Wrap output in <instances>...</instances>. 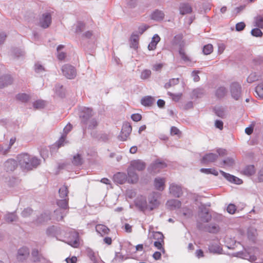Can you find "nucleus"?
Listing matches in <instances>:
<instances>
[{"label":"nucleus","instance_id":"obj_1","mask_svg":"<svg viewBox=\"0 0 263 263\" xmlns=\"http://www.w3.org/2000/svg\"><path fill=\"white\" fill-rule=\"evenodd\" d=\"M17 158L21 167L24 170H31L40 164V160L37 158L27 153L20 154Z\"/></svg>","mask_w":263,"mask_h":263},{"label":"nucleus","instance_id":"obj_2","mask_svg":"<svg viewBox=\"0 0 263 263\" xmlns=\"http://www.w3.org/2000/svg\"><path fill=\"white\" fill-rule=\"evenodd\" d=\"M68 200L69 198H63V199L58 200L57 201V205L59 206V209L55 210L54 213L57 216H60L59 217L58 216L57 217L58 220H62L64 217L67 213V211L66 212H65V211L67 210L69 208Z\"/></svg>","mask_w":263,"mask_h":263},{"label":"nucleus","instance_id":"obj_3","mask_svg":"<svg viewBox=\"0 0 263 263\" xmlns=\"http://www.w3.org/2000/svg\"><path fill=\"white\" fill-rule=\"evenodd\" d=\"M94 114L93 109L90 107H84L80 111L79 118L82 124H86L88 120Z\"/></svg>","mask_w":263,"mask_h":263},{"label":"nucleus","instance_id":"obj_4","mask_svg":"<svg viewBox=\"0 0 263 263\" xmlns=\"http://www.w3.org/2000/svg\"><path fill=\"white\" fill-rule=\"evenodd\" d=\"M62 70L63 74L69 79H73L76 76V70L74 67L71 65L63 66Z\"/></svg>","mask_w":263,"mask_h":263},{"label":"nucleus","instance_id":"obj_5","mask_svg":"<svg viewBox=\"0 0 263 263\" xmlns=\"http://www.w3.org/2000/svg\"><path fill=\"white\" fill-rule=\"evenodd\" d=\"M132 128L129 123L124 124L122 128L119 139L123 141H126L129 136Z\"/></svg>","mask_w":263,"mask_h":263},{"label":"nucleus","instance_id":"obj_6","mask_svg":"<svg viewBox=\"0 0 263 263\" xmlns=\"http://www.w3.org/2000/svg\"><path fill=\"white\" fill-rule=\"evenodd\" d=\"M145 166L146 164L145 162L141 160L138 159L132 161L128 168L134 171L137 170L138 171H141L145 169Z\"/></svg>","mask_w":263,"mask_h":263},{"label":"nucleus","instance_id":"obj_7","mask_svg":"<svg viewBox=\"0 0 263 263\" xmlns=\"http://www.w3.org/2000/svg\"><path fill=\"white\" fill-rule=\"evenodd\" d=\"M17 163L13 159H9L4 163V170L8 173L14 171L17 167Z\"/></svg>","mask_w":263,"mask_h":263},{"label":"nucleus","instance_id":"obj_8","mask_svg":"<svg viewBox=\"0 0 263 263\" xmlns=\"http://www.w3.org/2000/svg\"><path fill=\"white\" fill-rule=\"evenodd\" d=\"M241 87L237 83H233L231 86V91L232 97L236 100H237L240 95Z\"/></svg>","mask_w":263,"mask_h":263},{"label":"nucleus","instance_id":"obj_9","mask_svg":"<svg viewBox=\"0 0 263 263\" xmlns=\"http://www.w3.org/2000/svg\"><path fill=\"white\" fill-rule=\"evenodd\" d=\"M51 23V16L50 14H44L40 21V25L44 28H48Z\"/></svg>","mask_w":263,"mask_h":263},{"label":"nucleus","instance_id":"obj_10","mask_svg":"<svg viewBox=\"0 0 263 263\" xmlns=\"http://www.w3.org/2000/svg\"><path fill=\"white\" fill-rule=\"evenodd\" d=\"M29 251L27 248L23 247L20 248L17 253V259L19 261H23L28 257Z\"/></svg>","mask_w":263,"mask_h":263},{"label":"nucleus","instance_id":"obj_11","mask_svg":"<svg viewBox=\"0 0 263 263\" xmlns=\"http://www.w3.org/2000/svg\"><path fill=\"white\" fill-rule=\"evenodd\" d=\"M220 173L230 182H233L237 184H240L242 182V181L240 179L228 173H226L222 171H220Z\"/></svg>","mask_w":263,"mask_h":263},{"label":"nucleus","instance_id":"obj_12","mask_svg":"<svg viewBox=\"0 0 263 263\" xmlns=\"http://www.w3.org/2000/svg\"><path fill=\"white\" fill-rule=\"evenodd\" d=\"M127 175V179L129 183H135L138 182L139 177L137 173L135 172V171L128 168Z\"/></svg>","mask_w":263,"mask_h":263},{"label":"nucleus","instance_id":"obj_13","mask_svg":"<svg viewBox=\"0 0 263 263\" xmlns=\"http://www.w3.org/2000/svg\"><path fill=\"white\" fill-rule=\"evenodd\" d=\"M170 192L171 194L177 197H179L182 194L181 187L175 184L170 185Z\"/></svg>","mask_w":263,"mask_h":263},{"label":"nucleus","instance_id":"obj_14","mask_svg":"<svg viewBox=\"0 0 263 263\" xmlns=\"http://www.w3.org/2000/svg\"><path fill=\"white\" fill-rule=\"evenodd\" d=\"M218 158V155L213 153L206 154L201 159L202 163H208L214 162Z\"/></svg>","mask_w":263,"mask_h":263},{"label":"nucleus","instance_id":"obj_15","mask_svg":"<svg viewBox=\"0 0 263 263\" xmlns=\"http://www.w3.org/2000/svg\"><path fill=\"white\" fill-rule=\"evenodd\" d=\"M154 184L156 189L159 191H163L165 187V179L156 178L154 180Z\"/></svg>","mask_w":263,"mask_h":263},{"label":"nucleus","instance_id":"obj_16","mask_svg":"<svg viewBox=\"0 0 263 263\" xmlns=\"http://www.w3.org/2000/svg\"><path fill=\"white\" fill-rule=\"evenodd\" d=\"M13 80L10 76H5L0 78V88L7 86L12 83Z\"/></svg>","mask_w":263,"mask_h":263},{"label":"nucleus","instance_id":"obj_17","mask_svg":"<svg viewBox=\"0 0 263 263\" xmlns=\"http://www.w3.org/2000/svg\"><path fill=\"white\" fill-rule=\"evenodd\" d=\"M164 17V13L160 10H156L151 15V19L156 21H162Z\"/></svg>","mask_w":263,"mask_h":263},{"label":"nucleus","instance_id":"obj_18","mask_svg":"<svg viewBox=\"0 0 263 263\" xmlns=\"http://www.w3.org/2000/svg\"><path fill=\"white\" fill-rule=\"evenodd\" d=\"M96 230L102 236L108 234L110 231V230L106 226L101 224H97L96 226Z\"/></svg>","mask_w":263,"mask_h":263},{"label":"nucleus","instance_id":"obj_19","mask_svg":"<svg viewBox=\"0 0 263 263\" xmlns=\"http://www.w3.org/2000/svg\"><path fill=\"white\" fill-rule=\"evenodd\" d=\"M179 10L181 14L184 15L191 13L192 9L189 4L182 3L180 4Z\"/></svg>","mask_w":263,"mask_h":263},{"label":"nucleus","instance_id":"obj_20","mask_svg":"<svg viewBox=\"0 0 263 263\" xmlns=\"http://www.w3.org/2000/svg\"><path fill=\"white\" fill-rule=\"evenodd\" d=\"M113 179L115 182L121 184L125 183L126 176L124 173H118L114 176Z\"/></svg>","mask_w":263,"mask_h":263},{"label":"nucleus","instance_id":"obj_21","mask_svg":"<svg viewBox=\"0 0 263 263\" xmlns=\"http://www.w3.org/2000/svg\"><path fill=\"white\" fill-rule=\"evenodd\" d=\"M155 102V99L151 96L144 97L141 100V103L145 106H151Z\"/></svg>","mask_w":263,"mask_h":263},{"label":"nucleus","instance_id":"obj_22","mask_svg":"<svg viewBox=\"0 0 263 263\" xmlns=\"http://www.w3.org/2000/svg\"><path fill=\"white\" fill-rule=\"evenodd\" d=\"M160 37L157 34L154 35L151 43L148 46V49L149 50H154L156 48L157 44L160 42Z\"/></svg>","mask_w":263,"mask_h":263},{"label":"nucleus","instance_id":"obj_23","mask_svg":"<svg viewBox=\"0 0 263 263\" xmlns=\"http://www.w3.org/2000/svg\"><path fill=\"white\" fill-rule=\"evenodd\" d=\"M199 215L201 220L203 222H209L211 219V215L205 208L200 212Z\"/></svg>","mask_w":263,"mask_h":263},{"label":"nucleus","instance_id":"obj_24","mask_svg":"<svg viewBox=\"0 0 263 263\" xmlns=\"http://www.w3.org/2000/svg\"><path fill=\"white\" fill-rule=\"evenodd\" d=\"M255 173V167L253 165H247L242 171V173L246 176H251Z\"/></svg>","mask_w":263,"mask_h":263},{"label":"nucleus","instance_id":"obj_25","mask_svg":"<svg viewBox=\"0 0 263 263\" xmlns=\"http://www.w3.org/2000/svg\"><path fill=\"white\" fill-rule=\"evenodd\" d=\"M209 250L210 252L216 254H221L222 249L218 244H212L209 246Z\"/></svg>","mask_w":263,"mask_h":263},{"label":"nucleus","instance_id":"obj_26","mask_svg":"<svg viewBox=\"0 0 263 263\" xmlns=\"http://www.w3.org/2000/svg\"><path fill=\"white\" fill-rule=\"evenodd\" d=\"M83 160L80 154H77L73 157L72 163L73 165L79 166L83 164Z\"/></svg>","mask_w":263,"mask_h":263},{"label":"nucleus","instance_id":"obj_27","mask_svg":"<svg viewBox=\"0 0 263 263\" xmlns=\"http://www.w3.org/2000/svg\"><path fill=\"white\" fill-rule=\"evenodd\" d=\"M59 193L60 194V196L62 198H68L67 197V195L68 194V189L67 186L64 185L62 187L60 188L59 190Z\"/></svg>","mask_w":263,"mask_h":263},{"label":"nucleus","instance_id":"obj_28","mask_svg":"<svg viewBox=\"0 0 263 263\" xmlns=\"http://www.w3.org/2000/svg\"><path fill=\"white\" fill-rule=\"evenodd\" d=\"M227 93L226 88L223 87H219L215 92V96L218 99H221L225 96Z\"/></svg>","mask_w":263,"mask_h":263},{"label":"nucleus","instance_id":"obj_29","mask_svg":"<svg viewBox=\"0 0 263 263\" xmlns=\"http://www.w3.org/2000/svg\"><path fill=\"white\" fill-rule=\"evenodd\" d=\"M16 98L17 100L22 102H27L30 99V96L26 93H19L16 96Z\"/></svg>","mask_w":263,"mask_h":263},{"label":"nucleus","instance_id":"obj_30","mask_svg":"<svg viewBox=\"0 0 263 263\" xmlns=\"http://www.w3.org/2000/svg\"><path fill=\"white\" fill-rule=\"evenodd\" d=\"M86 125H87V128L89 129H93L96 128L98 125V122L97 119L93 118L91 120H89L87 124Z\"/></svg>","mask_w":263,"mask_h":263},{"label":"nucleus","instance_id":"obj_31","mask_svg":"<svg viewBox=\"0 0 263 263\" xmlns=\"http://www.w3.org/2000/svg\"><path fill=\"white\" fill-rule=\"evenodd\" d=\"M153 236L154 238L156 240L155 241H160L161 242H164V237L161 232H156L154 233Z\"/></svg>","mask_w":263,"mask_h":263},{"label":"nucleus","instance_id":"obj_32","mask_svg":"<svg viewBox=\"0 0 263 263\" xmlns=\"http://www.w3.org/2000/svg\"><path fill=\"white\" fill-rule=\"evenodd\" d=\"M166 166V164L165 163L162 161H160V160L156 161L152 166L154 170H156L157 168H162Z\"/></svg>","mask_w":263,"mask_h":263},{"label":"nucleus","instance_id":"obj_33","mask_svg":"<svg viewBox=\"0 0 263 263\" xmlns=\"http://www.w3.org/2000/svg\"><path fill=\"white\" fill-rule=\"evenodd\" d=\"M255 92L257 96L260 99L263 98V84L258 85L255 89Z\"/></svg>","mask_w":263,"mask_h":263},{"label":"nucleus","instance_id":"obj_34","mask_svg":"<svg viewBox=\"0 0 263 263\" xmlns=\"http://www.w3.org/2000/svg\"><path fill=\"white\" fill-rule=\"evenodd\" d=\"M213 51V47L212 44H209L205 45L203 48V52L205 55L211 53Z\"/></svg>","mask_w":263,"mask_h":263},{"label":"nucleus","instance_id":"obj_35","mask_svg":"<svg viewBox=\"0 0 263 263\" xmlns=\"http://www.w3.org/2000/svg\"><path fill=\"white\" fill-rule=\"evenodd\" d=\"M169 206L174 208H179L181 206V202L178 200H170L167 202Z\"/></svg>","mask_w":263,"mask_h":263},{"label":"nucleus","instance_id":"obj_36","mask_svg":"<svg viewBox=\"0 0 263 263\" xmlns=\"http://www.w3.org/2000/svg\"><path fill=\"white\" fill-rule=\"evenodd\" d=\"M167 94L168 96H170L171 97V98L173 100H174L176 102L179 101L182 96L181 93L175 94V93H173L171 92H168Z\"/></svg>","mask_w":263,"mask_h":263},{"label":"nucleus","instance_id":"obj_37","mask_svg":"<svg viewBox=\"0 0 263 263\" xmlns=\"http://www.w3.org/2000/svg\"><path fill=\"white\" fill-rule=\"evenodd\" d=\"M137 205L139 206L142 210L149 208L147 204L146 201L144 199L143 201L138 200L136 202Z\"/></svg>","mask_w":263,"mask_h":263},{"label":"nucleus","instance_id":"obj_38","mask_svg":"<svg viewBox=\"0 0 263 263\" xmlns=\"http://www.w3.org/2000/svg\"><path fill=\"white\" fill-rule=\"evenodd\" d=\"M151 75V71L148 69H145L143 70L141 74V78L143 80H145L149 78Z\"/></svg>","mask_w":263,"mask_h":263},{"label":"nucleus","instance_id":"obj_39","mask_svg":"<svg viewBox=\"0 0 263 263\" xmlns=\"http://www.w3.org/2000/svg\"><path fill=\"white\" fill-rule=\"evenodd\" d=\"M179 83V79H172L168 83L165 84V88L167 89L171 87L172 85H176Z\"/></svg>","mask_w":263,"mask_h":263},{"label":"nucleus","instance_id":"obj_40","mask_svg":"<svg viewBox=\"0 0 263 263\" xmlns=\"http://www.w3.org/2000/svg\"><path fill=\"white\" fill-rule=\"evenodd\" d=\"M68 244L74 248H78L79 246V239L78 234L76 235V238L74 240H71L68 242Z\"/></svg>","mask_w":263,"mask_h":263},{"label":"nucleus","instance_id":"obj_41","mask_svg":"<svg viewBox=\"0 0 263 263\" xmlns=\"http://www.w3.org/2000/svg\"><path fill=\"white\" fill-rule=\"evenodd\" d=\"M164 245V242H161L160 241H155L154 243V246L158 250H160L162 252V253H165V250L163 247V246Z\"/></svg>","mask_w":263,"mask_h":263},{"label":"nucleus","instance_id":"obj_42","mask_svg":"<svg viewBox=\"0 0 263 263\" xmlns=\"http://www.w3.org/2000/svg\"><path fill=\"white\" fill-rule=\"evenodd\" d=\"M255 26L259 28H263V17L261 16H258L255 18Z\"/></svg>","mask_w":263,"mask_h":263},{"label":"nucleus","instance_id":"obj_43","mask_svg":"<svg viewBox=\"0 0 263 263\" xmlns=\"http://www.w3.org/2000/svg\"><path fill=\"white\" fill-rule=\"evenodd\" d=\"M45 105V103L43 100H38L33 103V106L36 109H41L43 108Z\"/></svg>","mask_w":263,"mask_h":263},{"label":"nucleus","instance_id":"obj_44","mask_svg":"<svg viewBox=\"0 0 263 263\" xmlns=\"http://www.w3.org/2000/svg\"><path fill=\"white\" fill-rule=\"evenodd\" d=\"M149 209L152 210L159 204V202L157 199L153 198L149 200Z\"/></svg>","mask_w":263,"mask_h":263},{"label":"nucleus","instance_id":"obj_45","mask_svg":"<svg viewBox=\"0 0 263 263\" xmlns=\"http://www.w3.org/2000/svg\"><path fill=\"white\" fill-rule=\"evenodd\" d=\"M15 141H16L15 137H12L10 139L9 146H8V147L7 148L5 149V150L4 151V154H7L9 152L10 149L11 148V146L13 145V144L15 143Z\"/></svg>","mask_w":263,"mask_h":263},{"label":"nucleus","instance_id":"obj_46","mask_svg":"<svg viewBox=\"0 0 263 263\" xmlns=\"http://www.w3.org/2000/svg\"><path fill=\"white\" fill-rule=\"evenodd\" d=\"M251 34L252 35L256 37H259L262 35V32L258 28H254L252 30Z\"/></svg>","mask_w":263,"mask_h":263},{"label":"nucleus","instance_id":"obj_47","mask_svg":"<svg viewBox=\"0 0 263 263\" xmlns=\"http://www.w3.org/2000/svg\"><path fill=\"white\" fill-rule=\"evenodd\" d=\"M179 54L180 55V57L181 59L184 60V61H190V58L186 55L185 53L184 50L182 49H181L179 50Z\"/></svg>","mask_w":263,"mask_h":263},{"label":"nucleus","instance_id":"obj_48","mask_svg":"<svg viewBox=\"0 0 263 263\" xmlns=\"http://www.w3.org/2000/svg\"><path fill=\"white\" fill-rule=\"evenodd\" d=\"M228 212L231 214H233L236 211V207L233 204H230L227 209Z\"/></svg>","mask_w":263,"mask_h":263},{"label":"nucleus","instance_id":"obj_49","mask_svg":"<svg viewBox=\"0 0 263 263\" xmlns=\"http://www.w3.org/2000/svg\"><path fill=\"white\" fill-rule=\"evenodd\" d=\"M257 80L258 79L255 73L250 74L247 78V81L249 83H252Z\"/></svg>","mask_w":263,"mask_h":263},{"label":"nucleus","instance_id":"obj_50","mask_svg":"<svg viewBox=\"0 0 263 263\" xmlns=\"http://www.w3.org/2000/svg\"><path fill=\"white\" fill-rule=\"evenodd\" d=\"M246 27V25L243 22H240L236 25V30L238 31H242Z\"/></svg>","mask_w":263,"mask_h":263},{"label":"nucleus","instance_id":"obj_51","mask_svg":"<svg viewBox=\"0 0 263 263\" xmlns=\"http://www.w3.org/2000/svg\"><path fill=\"white\" fill-rule=\"evenodd\" d=\"M16 219V215L14 214L11 213L7 215L6 220L8 222H12Z\"/></svg>","mask_w":263,"mask_h":263},{"label":"nucleus","instance_id":"obj_52","mask_svg":"<svg viewBox=\"0 0 263 263\" xmlns=\"http://www.w3.org/2000/svg\"><path fill=\"white\" fill-rule=\"evenodd\" d=\"M219 230V228L216 226H209L208 231L210 233H216Z\"/></svg>","mask_w":263,"mask_h":263},{"label":"nucleus","instance_id":"obj_53","mask_svg":"<svg viewBox=\"0 0 263 263\" xmlns=\"http://www.w3.org/2000/svg\"><path fill=\"white\" fill-rule=\"evenodd\" d=\"M131 118L133 121L138 122L141 120L142 117L141 115L139 114H134L132 115Z\"/></svg>","mask_w":263,"mask_h":263},{"label":"nucleus","instance_id":"obj_54","mask_svg":"<svg viewBox=\"0 0 263 263\" xmlns=\"http://www.w3.org/2000/svg\"><path fill=\"white\" fill-rule=\"evenodd\" d=\"M66 136H62L59 140L57 142L58 147L59 148L62 146L64 145V142L66 139Z\"/></svg>","mask_w":263,"mask_h":263},{"label":"nucleus","instance_id":"obj_55","mask_svg":"<svg viewBox=\"0 0 263 263\" xmlns=\"http://www.w3.org/2000/svg\"><path fill=\"white\" fill-rule=\"evenodd\" d=\"M223 163L224 165L232 166L234 163V160L232 158H228L223 161Z\"/></svg>","mask_w":263,"mask_h":263},{"label":"nucleus","instance_id":"obj_56","mask_svg":"<svg viewBox=\"0 0 263 263\" xmlns=\"http://www.w3.org/2000/svg\"><path fill=\"white\" fill-rule=\"evenodd\" d=\"M32 212V211L31 209L27 208L25 209L22 213V214L23 217H27L28 215H30L31 213Z\"/></svg>","mask_w":263,"mask_h":263},{"label":"nucleus","instance_id":"obj_57","mask_svg":"<svg viewBox=\"0 0 263 263\" xmlns=\"http://www.w3.org/2000/svg\"><path fill=\"white\" fill-rule=\"evenodd\" d=\"M215 113L219 117L223 118L224 116V112L221 108L215 109Z\"/></svg>","mask_w":263,"mask_h":263},{"label":"nucleus","instance_id":"obj_58","mask_svg":"<svg viewBox=\"0 0 263 263\" xmlns=\"http://www.w3.org/2000/svg\"><path fill=\"white\" fill-rule=\"evenodd\" d=\"M65 261L67 263H77V258L76 256H72L71 258L68 257L66 258Z\"/></svg>","mask_w":263,"mask_h":263},{"label":"nucleus","instance_id":"obj_59","mask_svg":"<svg viewBox=\"0 0 263 263\" xmlns=\"http://www.w3.org/2000/svg\"><path fill=\"white\" fill-rule=\"evenodd\" d=\"M223 125V123L222 121H221L220 120H216L215 121V126L220 130L222 129Z\"/></svg>","mask_w":263,"mask_h":263},{"label":"nucleus","instance_id":"obj_60","mask_svg":"<svg viewBox=\"0 0 263 263\" xmlns=\"http://www.w3.org/2000/svg\"><path fill=\"white\" fill-rule=\"evenodd\" d=\"M171 133L172 135H179L180 131L177 127L173 126L171 128Z\"/></svg>","mask_w":263,"mask_h":263},{"label":"nucleus","instance_id":"obj_61","mask_svg":"<svg viewBox=\"0 0 263 263\" xmlns=\"http://www.w3.org/2000/svg\"><path fill=\"white\" fill-rule=\"evenodd\" d=\"M192 76L193 77L194 81L195 82H198L200 80V78L198 76V72L197 71H193L192 72Z\"/></svg>","mask_w":263,"mask_h":263},{"label":"nucleus","instance_id":"obj_62","mask_svg":"<svg viewBox=\"0 0 263 263\" xmlns=\"http://www.w3.org/2000/svg\"><path fill=\"white\" fill-rule=\"evenodd\" d=\"M258 180L259 182L263 181V167L258 172Z\"/></svg>","mask_w":263,"mask_h":263},{"label":"nucleus","instance_id":"obj_63","mask_svg":"<svg viewBox=\"0 0 263 263\" xmlns=\"http://www.w3.org/2000/svg\"><path fill=\"white\" fill-rule=\"evenodd\" d=\"M153 257L155 260H159L161 257V254L160 252L156 251L153 254Z\"/></svg>","mask_w":263,"mask_h":263},{"label":"nucleus","instance_id":"obj_64","mask_svg":"<svg viewBox=\"0 0 263 263\" xmlns=\"http://www.w3.org/2000/svg\"><path fill=\"white\" fill-rule=\"evenodd\" d=\"M72 128V126L70 124H68L64 128V131L66 135L69 133Z\"/></svg>","mask_w":263,"mask_h":263}]
</instances>
